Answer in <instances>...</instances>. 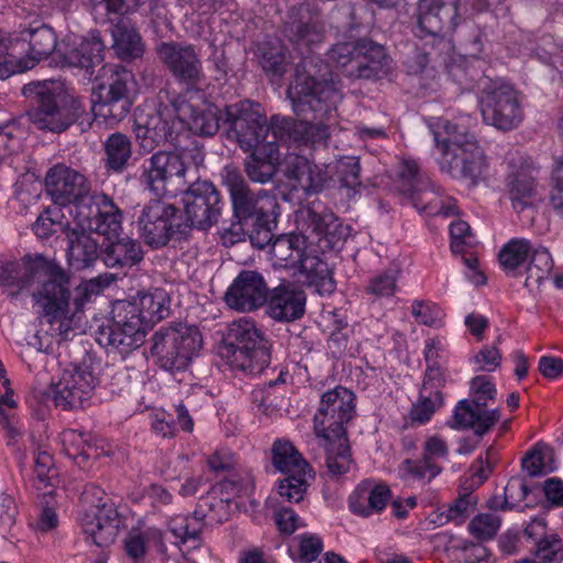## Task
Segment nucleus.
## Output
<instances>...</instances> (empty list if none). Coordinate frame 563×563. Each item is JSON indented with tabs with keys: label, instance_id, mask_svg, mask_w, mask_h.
Masks as SVG:
<instances>
[{
	"label": "nucleus",
	"instance_id": "nucleus-1",
	"mask_svg": "<svg viewBox=\"0 0 563 563\" xmlns=\"http://www.w3.org/2000/svg\"><path fill=\"white\" fill-rule=\"evenodd\" d=\"M0 287L14 289L10 296L31 290L35 303L41 308L40 329L30 342L37 351H45L48 344L42 335L68 340L70 332L81 329L84 307L100 288L95 279L81 283L70 291V279L55 262L44 256H24L21 261L0 258Z\"/></svg>",
	"mask_w": 563,
	"mask_h": 563
},
{
	"label": "nucleus",
	"instance_id": "nucleus-2",
	"mask_svg": "<svg viewBox=\"0 0 563 563\" xmlns=\"http://www.w3.org/2000/svg\"><path fill=\"white\" fill-rule=\"evenodd\" d=\"M287 96L294 112L305 120L272 115L274 139L280 143L327 146L330 132L323 121L335 117L343 96L323 59L314 55L303 56L295 67Z\"/></svg>",
	"mask_w": 563,
	"mask_h": 563
},
{
	"label": "nucleus",
	"instance_id": "nucleus-3",
	"mask_svg": "<svg viewBox=\"0 0 563 563\" xmlns=\"http://www.w3.org/2000/svg\"><path fill=\"white\" fill-rule=\"evenodd\" d=\"M47 195L55 205L71 207L70 213L90 230L115 234L122 229V213L104 194L91 192V184L78 169L64 163L52 166L45 175Z\"/></svg>",
	"mask_w": 563,
	"mask_h": 563
},
{
	"label": "nucleus",
	"instance_id": "nucleus-4",
	"mask_svg": "<svg viewBox=\"0 0 563 563\" xmlns=\"http://www.w3.org/2000/svg\"><path fill=\"white\" fill-rule=\"evenodd\" d=\"M203 155L197 148L157 151L140 166V184L156 197L174 196L197 178Z\"/></svg>",
	"mask_w": 563,
	"mask_h": 563
},
{
	"label": "nucleus",
	"instance_id": "nucleus-5",
	"mask_svg": "<svg viewBox=\"0 0 563 563\" xmlns=\"http://www.w3.org/2000/svg\"><path fill=\"white\" fill-rule=\"evenodd\" d=\"M432 133L442 151L441 169L477 184L486 170V157L475 136L465 126L445 119L437 120Z\"/></svg>",
	"mask_w": 563,
	"mask_h": 563
},
{
	"label": "nucleus",
	"instance_id": "nucleus-6",
	"mask_svg": "<svg viewBox=\"0 0 563 563\" xmlns=\"http://www.w3.org/2000/svg\"><path fill=\"white\" fill-rule=\"evenodd\" d=\"M22 95L30 102L29 120L38 130L62 133L84 112L55 80L31 81L23 86Z\"/></svg>",
	"mask_w": 563,
	"mask_h": 563
},
{
	"label": "nucleus",
	"instance_id": "nucleus-7",
	"mask_svg": "<svg viewBox=\"0 0 563 563\" xmlns=\"http://www.w3.org/2000/svg\"><path fill=\"white\" fill-rule=\"evenodd\" d=\"M221 356L233 371L257 375L271 363V345L253 320L241 318L228 328Z\"/></svg>",
	"mask_w": 563,
	"mask_h": 563
},
{
	"label": "nucleus",
	"instance_id": "nucleus-8",
	"mask_svg": "<svg viewBox=\"0 0 563 563\" xmlns=\"http://www.w3.org/2000/svg\"><path fill=\"white\" fill-rule=\"evenodd\" d=\"M151 341V353L165 371L185 369L202 345L198 328L181 322L161 327Z\"/></svg>",
	"mask_w": 563,
	"mask_h": 563
},
{
	"label": "nucleus",
	"instance_id": "nucleus-9",
	"mask_svg": "<svg viewBox=\"0 0 563 563\" xmlns=\"http://www.w3.org/2000/svg\"><path fill=\"white\" fill-rule=\"evenodd\" d=\"M471 398L460 400L448 426L452 429H472L478 437L487 433L500 419L498 409H487L497 390L488 376H475L470 385Z\"/></svg>",
	"mask_w": 563,
	"mask_h": 563
},
{
	"label": "nucleus",
	"instance_id": "nucleus-10",
	"mask_svg": "<svg viewBox=\"0 0 563 563\" xmlns=\"http://www.w3.org/2000/svg\"><path fill=\"white\" fill-rule=\"evenodd\" d=\"M100 89L106 90L102 100L95 106L96 119L113 125L122 121L131 110L135 88L134 75L119 64H106L99 70Z\"/></svg>",
	"mask_w": 563,
	"mask_h": 563
},
{
	"label": "nucleus",
	"instance_id": "nucleus-11",
	"mask_svg": "<svg viewBox=\"0 0 563 563\" xmlns=\"http://www.w3.org/2000/svg\"><path fill=\"white\" fill-rule=\"evenodd\" d=\"M221 178L229 190L234 216L241 224L271 217L279 209L276 197L265 189L253 191L236 166L225 165Z\"/></svg>",
	"mask_w": 563,
	"mask_h": 563
},
{
	"label": "nucleus",
	"instance_id": "nucleus-12",
	"mask_svg": "<svg viewBox=\"0 0 563 563\" xmlns=\"http://www.w3.org/2000/svg\"><path fill=\"white\" fill-rule=\"evenodd\" d=\"M136 225L140 236L152 249L164 247L176 235L186 233L179 209L161 199H153L142 208Z\"/></svg>",
	"mask_w": 563,
	"mask_h": 563
},
{
	"label": "nucleus",
	"instance_id": "nucleus-13",
	"mask_svg": "<svg viewBox=\"0 0 563 563\" xmlns=\"http://www.w3.org/2000/svg\"><path fill=\"white\" fill-rule=\"evenodd\" d=\"M355 416V395L336 386L322 394L313 423L317 435L323 440L346 437V428Z\"/></svg>",
	"mask_w": 563,
	"mask_h": 563
},
{
	"label": "nucleus",
	"instance_id": "nucleus-14",
	"mask_svg": "<svg viewBox=\"0 0 563 563\" xmlns=\"http://www.w3.org/2000/svg\"><path fill=\"white\" fill-rule=\"evenodd\" d=\"M297 228L324 253L343 245L349 232L333 211L320 202L301 208L296 214Z\"/></svg>",
	"mask_w": 563,
	"mask_h": 563
},
{
	"label": "nucleus",
	"instance_id": "nucleus-15",
	"mask_svg": "<svg viewBox=\"0 0 563 563\" xmlns=\"http://www.w3.org/2000/svg\"><path fill=\"white\" fill-rule=\"evenodd\" d=\"M224 122L243 151H250L265 141L273 140L272 119L267 123L261 106L250 100L227 106Z\"/></svg>",
	"mask_w": 563,
	"mask_h": 563
},
{
	"label": "nucleus",
	"instance_id": "nucleus-16",
	"mask_svg": "<svg viewBox=\"0 0 563 563\" xmlns=\"http://www.w3.org/2000/svg\"><path fill=\"white\" fill-rule=\"evenodd\" d=\"M483 121L499 131H511L523 120V110L518 92L507 84L492 82L479 98Z\"/></svg>",
	"mask_w": 563,
	"mask_h": 563
},
{
	"label": "nucleus",
	"instance_id": "nucleus-17",
	"mask_svg": "<svg viewBox=\"0 0 563 563\" xmlns=\"http://www.w3.org/2000/svg\"><path fill=\"white\" fill-rule=\"evenodd\" d=\"M186 231L190 228L207 230L214 225L222 212L224 202L217 187L208 180L197 178L183 189Z\"/></svg>",
	"mask_w": 563,
	"mask_h": 563
},
{
	"label": "nucleus",
	"instance_id": "nucleus-18",
	"mask_svg": "<svg viewBox=\"0 0 563 563\" xmlns=\"http://www.w3.org/2000/svg\"><path fill=\"white\" fill-rule=\"evenodd\" d=\"M147 329L137 317H132L124 305L119 301L113 308V320L97 332L100 345L111 347L122 356L135 351L145 342Z\"/></svg>",
	"mask_w": 563,
	"mask_h": 563
},
{
	"label": "nucleus",
	"instance_id": "nucleus-19",
	"mask_svg": "<svg viewBox=\"0 0 563 563\" xmlns=\"http://www.w3.org/2000/svg\"><path fill=\"white\" fill-rule=\"evenodd\" d=\"M106 493L96 485H87L82 499L90 504L91 514H87L82 520L85 534L99 548L112 544L118 534V514L112 505L102 503Z\"/></svg>",
	"mask_w": 563,
	"mask_h": 563
},
{
	"label": "nucleus",
	"instance_id": "nucleus-20",
	"mask_svg": "<svg viewBox=\"0 0 563 563\" xmlns=\"http://www.w3.org/2000/svg\"><path fill=\"white\" fill-rule=\"evenodd\" d=\"M157 54L175 79L187 87V92L200 90L206 76L194 45L163 42L157 47Z\"/></svg>",
	"mask_w": 563,
	"mask_h": 563
},
{
	"label": "nucleus",
	"instance_id": "nucleus-21",
	"mask_svg": "<svg viewBox=\"0 0 563 563\" xmlns=\"http://www.w3.org/2000/svg\"><path fill=\"white\" fill-rule=\"evenodd\" d=\"M180 121L169 113L167 107L164 111L145 113L135 112L134 133L140 151L152 153L159 145L168 142L176 145L179 142Z\"/></svg>",
	"mask_w": 563,
	"mask_h": 563
},
{
	"label": "nucleus",
	"instance_id": "nucleus-22",
	"mask_svg": "<svg viewBox=\"0 0 563 563\" xmlns=\"http://www.w3.org/2000/svg\"><path fill=\"white\" fill-rule=\"evenodd\" d=\"M97 384L89 366L71 365L52 384L54 404L63 410L81 408L91 399Z\"/></svg>",
	"mask_w": 563,
	"mask_h": 563
},
{
	"label": "nucleus",
	"instance_id": "nucleus-23",
	"mask_svg": "<svg viewBox=\"0 0 563 563\" xmlns=\"http://www.w3.org/2000/svg\"><path fill=\"white\" fill-rule=\"evenodd\" d=\"M165 93L175 119L180 121V130L186 123L192 133L201 136H211L218 132L221 117L216 106L206 102L195 106L181 95L169 96L167 91Z\"/></svg>",
	"mask_w": 563,
	"mask_h": 563
},
{
	"label": "nucleus",
	"instance_id": "nucleus-24",
	"mask_svg": "<svg viewBox=\"0 0 563 563\" xmlns=\"http://www.w3.org/2000/svg\"><path fill=\"white\" fill-rule=\"evenodd\" d=\"M459 0H420L417 8L418 35L445 36L457 23Z\"/></svg>",
	"mask_w": 563,
	"mask_h": 563
},
{
	"label": "nucleus",
	"instance_id": "nucleus-25",
	"mask_svg": "<svg viewBox=\"0 0 563 563\" xmlns=\"http://www.w3.org/2000/svg\"><path fill=\"white\" fill-rule=\"evenodd\" d=\"M266 313L276 322L290 323L306 313L307 295L298 285L287 282L269 290Z\"/></svg>",
	"mask_w": 563,
	"mask_h": 563
},
{
	"label": "nucleus",
	"instance_id": "nucleus-26",
	"mask_svg": "<svg viewBox=\"0 0 563 563\" xmlns=\"http://www.w3.org/2000/svg\"><path fill=\"white\" fill-rule=\"evenodd\" d=\"M284 176L291 190L306 196L321 192L330 179L324 166L297 154L287 156Z\"/></svg>",
	"mask_w": 563,
	"mask_h": 563
},
{
	"label": "nucleus",
	"instance_id": "nucleus-27",
	"mask_svg": "<svg viewBox=\"0 0 563 563\" xmlns=\"http://www.w3.org/2000/svg\"><path fill=\"white\" fill-rule=\"evenodd\" d=\"M268 288L263 276L255 271H242L228 288L227 305L238 311H253L266 302Z\"/></svg>",
	"mask_w": 563,
	"mask_h": 563
},
{
	"label": "nucleus",
	"instance_id": "nucleus-28",
	"mask_svg": "<svg viewBox=\"0 0 563 563\" xmlns=\"http://www.w3.org/2000/svg\"><path fill=\"white\" fill-rule=\"evenodd\" d=\"M93 233L98 235H104L109 240L119 235V232L108 235L95 230H90L88 227L82 225L78 221H76L75 227L67 228V261L74 269L81 271L88 268L92 266L99 256H101V252L99 251V243L93 238Z\"/></svg>",
	"mask_w": 563,
	"mask_h": 563
},
{
	"label": "nucleus",
	"instance_id": "nucleus-29",
	"mask_svg": "<svg viewBox=\"0 0 563 563\" xmlns=\"http://www.w3.org/2000/svg\"><path fill=\"white\" fill-rule=\"evenodd\" d=\"M279 140L273 137L264 144L247 151L243 166L249 179L257 184H268L275 178L280 164Z\"/></svg>",
	"mask_w": 563,
	"mask_h": 563
},
{
	"label": "nucleus",
	"instance_id": "nucleus-30",
	"mask_svg": "<svg viewBox=\"0 0 563 563\" xmlns=\"http://www.w3.org/2000/svg\"><path fill=\"white\" fill-rule=\"evenodd\" d=\"M299 19L285 24V34L295 47L303 54L311 51L324 40V25L319 14H312L307 8L300 7Z\"/></svg>",
	"mask_w": 563,
	"mask_h": 563
},
{
	"label": "nucleus",
	"instance_id": "nucleus-31",
	"mask_svg": "<svg viewBox=\"0 0 563 563\" xmlns=\"http://www.w3.org/2000/svg\"><path fill=\"white\" fill-rule=\"evenodd\" d=\"M536 168L527 161L511 165L506 177V190L511 200L512 208L521 212L532 205L537 194Z\"/></svg>",
	"mask_w": 563,
	"mask_h": 563
},
{
	"label": "nucleus",
	"instance_id": "nucleus-32",
	"mask_svg": "<svg viewBox=\"0 0 563 563\" xmlns=\"http://www.w3.org/2000/svg\"><path fill=\"white\" fill-rule=\"evenodd\" d=\"M132 317L141 319L143 325L148 329L169 316L170 300L164 289L155 288L153 291L139 292L132 300L121 301Z\"/></svg>",
	"mask_w": 563,
	"mask_h": 563
},
{
	"label": "nucleus",
	"instance_id": "nucleus-33",
	"mask_svg": "<svg viewBox=\"0 0 563 563\" xmlns=\"http://www.w3.org/2000/svg\"><path fill=\"white\" fill-rule=\"evenodd\" d=\"M413 207L427 216L451 217L457 213L456 200L430 180L408 194Z\"/></svg>",
	"mask_w": 563,
	"mask_h": 563
},
{
	"label": "nucleus",
	"instance_id": "nucleus-34",
	"mask_svg": "<svg viewBox=\"0 0 563 563\" xmlns=\"http://www.w3.org/2000/svg\"><path fill=\"white\" fill-rule=\"evenodd\" d=\"M391 497L389 487L383 483L365 479L349 497L350 510L361 517L380 512Z\"/></svg>",
	"mask_w": 563,
	"mask_h": 563
},
{
	"label": "nucleus",
	"instance_id": "nucleus-35",
	"mask_svg": "<svg viewBox=\"0 0 563 563\" xmlns=\"http://www.w3.org/2000/svg\"><path fill=\"white\" fill-rule=\"evenodd\" d=\"M19 42L29 44V57L32 60V65L21 66L16 63V71L24 70L34 66L35 62H40L43 58L48 57L57 46V36L55 31L47 24L44 23H31L27 27L22 29L16 37Z\"/></svg>",
	"mask_w": 563,
	"mask_h": 563
},
{
	"label": "nucleus",
	"instance_id": "nucleus-36",
	"mask_svg": "<svg viewBox=\"0 0 563 563\" xmlns=\"http://www.w3.org/2000/svg\"><path fill=\"white\" fill-rule=\"evenodd\" d=\"M357 64L349 69V78L371 79L386 74L389 68V58L382 45L368 40L360 41V53L356 55Z\"/></svg>",
	"mask_w": 563,
	"mask_h": 563
},
{
	"label": "nucleus",
	"instance_id": "nucleus-37",
	"mask_svg": "<svg viewBox=\"0 0 563 563\" xmlns=\"http://www.w3.org/2000/svg\"><path fill=\"white\" fill-rule=\"evenodd\" d=\"M106 45L98 31H91L74 48L64 54V60L68 66L85 69L90 76L95 67L101 65L104 59Z\"/></svg>",
	"mask_w": 563,
	"mask_h": 563
},
{
	"label": "nucleus",
	"instance_id": "nucleus-38",
	"mask_svg": "<svg viewBox=\"0 0 563 563\" xmlns=\"http://www.w3.org/2000/svg\"><path fill=\"white\" fill-rule=\"evenodd\" d=\"M101 258L110 268L132 267L142 261L143 251L139 241L124 236L106 245Z\"/></svg>",
	"mask_w": 563,
	"mask_h": 563
},
{
	"label": "nucleus",
	"instance_id": "nucleus-39",
	"mask_svg": "<svg viewBox=\"0 0 563 563\" xmlns=\"http://www.w3.org/2000/svg\"><path fill=\"white\" fill-rule=\"evenodd\" d=\"M297 267L306 278V284L313 287L321 296L331 295L336 287L328 264L316 255L303 254Z\"/></svg>",
	"mask_w": 563,
	"mask_h": 563
},
{
	"label": "nucleus",
	"instance_id": "nucleus-40",
	"mask_svg": "<svg viewBox=\"0 0 563 563\" xmlns=\"http://www.w3.org/2000/svg\"><path fill=\"white\" fill-rule=\"evenodd\" d=\"M441 373L439 368L429 366L427 371L428 379L423 383L419 401L412 406L409 416L412 422L423 424L430 420L434 411L442 406L443 398L440 390H433L435 387L432 383L439 379Z\"/></svg>",
	"mask_w": 563,
	"mask_h": 563
},
{
	"label": "nucleus",
	"instance_id": "nucleus-41",
	"mask_svg": "<svg viewBox=\"0 0 563 563\" xmlns=\"http://www.w3.org/2000/svg\"><path fill=\"white\" fill-rule=\"evenodd\" d=\"M112 38V48L120 59L132 60L143 55L141 36L128 21L120 20L113 26Z\"/></svg>",
	"mask_w": 563,
	"mask_h": 563
},
{
	"label": "nucleus",
	"instance_id": "nucleus-42",
	"mask_svg": "<svg viewBox=\"0 0 563 563\" xmlns=\"http://www.w3.org/2000/svg\"><path fill=\"white\" fill-rule=\"evenodd\" d=\"M306 252V239L302 234H284L276 238L271 247V254L275 263L290 268L297 264Z\"/></svg>",
	"mask_w": 563,
	"mask_h": 563
},
{
	"label": "nucleus",
	"instance_id": "nucleus-43",
	"mask_svg": "<svg viewBox=\"0 0 563 563\" xmlns=\"http://www.w3.org/2000/svg\"><path fill=\"white\" fill-rule=\"evenodd\" d=\"M272 461L275 468L282 473H312L308 462L288 440L278 439L273 443Z\"/></svg>",
	"mask_w": 563,
	"mask_h": 563
},
{
	"label": "nucleus",
	"instance_id": "nucleus-44",
	"mask_svg": "<svg viewBox=\"0 0 563 563\" xmlns=\"http://www.w3.org/2000/svg\"><path fill=\"white\" fill-rule=\"evenodd\" d=\"M106 167L109 170L121 173L132 157L131 140L123 133L115 132L104 142Z\"/></svg>",
	"mask_w": 563,
	"mask_h": 563
},
{
	"label": "nucleus",
	"instance_id": "nucleus-45",
	"mask_svg": "<svg viewBox=\"0 0 563 563\" xmlns=\"http://www.w3.org/2000/svg\"><path fill=\"white\" fill-rule=\"evenodd\" d=\"M530 262L527 267L525 286L530 290H539L543 280L548 278L553 269V260L544 246H532L529 255Z\"/></svg>",
	"mask_w": 563,
	"mask_h": 563
},
{
	"label": "nucleus",
	"instance_id": "nucleus-46",
	"mask_svg": "<svg viewBox=\"0 0 563 563\" xmlns=\"http://www.w3.org/2000/svg\"><path fill=\"white\" fill-rule=\"evenodd\" d=\"M260 51V63L264 71L282 77L290 64L287 47L280 41H272L264 43Z\"/></svg>",
	"mask_w": 563,
	"mask_h": 563
},
{
	"label": "nucleus",
	"instance_id": "nucleus-47",
	"mask_svg": "<svg viewBox=\"0 0 563 563\" xmlns=\"http://www.w3.org/2000/svg\"><path fill=\"white\" fill-rule=\"evenodd\" d=\"M328 443L325 449V466L333 477L341 476L350 471L352 457L347 438L323 440Z\"/></svg>",
	"mask_w": 563,
	"mask_h": 563
},
{
	"label": "nucleus",
	"instance_id": "nucleus-48",
	"mask_svg": "<svg viewBox=\"0 0 563 563\" xmlns=\"http://www.w3.org/2000/svg\"><path fill=\"white\" fill-rule=\"evenodd\" d=\"M197 514H200L209 525H221L229 520L231 515V504L222 496L213 494V490L202 496L198 503Z\"/></svg>",
	"mask_w": 563,
	"mask_h": 563
},
{
	"label": "nucleus",
	"instance_id": "nucleus-49",
	"mask_svg": "<svg viewBox=\"0 0 563 563\" xmlns=\"http://www.w3.org/2000/svg\"><path fill=\"white\" fill-rule=\"evenodd\" d=\"M532 243L527 239H511L499 251L498 258L507 273H515L529 258Z\"/></svg>",
	"mask_w": 563,
	"mask_h": 563
},
{
	"label": "nucleus",
	"instance_id": "nucleus-50",
	"mask_svg": "<svg viewBox=\"0 0 563 563\" xmlns=\"http://www.w3.org/2000/svg\"><path fill=\"white\" fill-rule=\"evenodd\" d=\"M141 0H89L91 12L100 23L112 22V16L134 12Z\"/></svg>",
	"mask_w": 563,
	"mask_h": 563
},
{
	"label": "nucleus",
	"instance_id": "nucleus-51",
	"mask_svg": "<svg viewBox=\"0 0 563 563\" xmlns=\"http://www.w3.org/2000/svg\"><path fill=\"white\" fill-rule=\"evenodd\" d=\"M522 468L532 477L555 471L554 451L548 445H538L522 460Z\"/></svg>",
	"mask_w": 563,
	"mask_h": 563
},
{
	"label": "nucleus",
	"instance_id": "nucleus-52",
	"mask_svg": "<svg viewBox=\"0 0 563 563\" xmlns=\"http://www.w3.org/2000/svg\"><path fill=\"white\" fill-rule=\"evenodd\" d=\"M62 443L64 452L73 459L78 465H81L90 457L89 450L91 445L81 432L77 430H65L62 433Z\"/></svg>",
	"mask_w": 563,
	"mask_h": 563
},
{
	"label": "nucleus",
	"instance_id": "nucleus-53",
	"mask_svg": "<svg viewBox=\"0 0 563 563\" xmlns=\"http://www.w3.org/2000/svg\"><path fill=\"white\" fill-rule=\"evenodd\" d=\"M34 473L41 486L38 488L53 487L58 482V473L54 465L53 455L38 449L34 454Z\"/></svg>",
	"mask_w": 563,
	"mask_h": 563
},
{
	"label": "nucleus",
	"instance_id": "nucleus-54",
	"mask_svg": "<svg viewBox=\"0 0 563 563\" xmlns=\"http://www.w3.org/2000/svg\"><path fill=\"white\" fill-rule=\"evenodd\" d=\"M360 53V41L357 42H342L334 44L328 52L329 60L334 63L338 67L342 68L346 77H349V69L357 64V56Z\"/></svg>",
	"mask_w": 563,
	"mask_h": 563
},
{
	"label": "nucleus",
	"instance_id": "nucleus-55",
	"mask_svg": "<svg viewBox=\"0 0 563 563\" xmlns=\"http://www.w3.org/2000/svg\"><path fill=\"white\" fill-rule=\"evenodd\" d=\"M277 217L278 212H275L271 217H265L247 224L251 227L250 240L255 247L262 250L268 245L272 246L274 230L277 227Z\"/></svg>",
	"mask_w": 563,
	"mask_h": 563
},
{
	"label": "nucleus",
	"instance_id": "nucleus-56",
	"mask_svg": "<svg viewBox=\"0 0 563 563\" xmlns=\"http://www.w3.org/2000/svg\"><path fill=\"white\" fill-rule=\"evenodd\" d=\"M286 474L287 477L280 481L278 485L279 495L290 503L301 501L308 487L307 478L312 477V474H301V472Z\"/></svg>",
	"mask_w": 563,
	"mask_h": 563
},
{
	"label": "nucleus",
	"instance_id": "nucleus-57",
	"mask_svg": "<svg viewBox=\"0 0 563 563\" xmlns=\"http://www.w3.org/2000/svg\"><path fill=\"white\" fill-rule=\"evenodd\" d=\"M399 271L396 268H388L382 274L374 276L366 286V292L375 296L376 298L391 297L398 289L397 282Z\"/></svg>",
	"mask_w": 563,
	"mask_h": 563
},
{
	"label": "nucleus",
	"instance_id": "nucleus-58",
	"mask_svg": "<svg viewBox=\"0 0 563 563\" xmlns=\"http://www.w3.org/2000/svg\"><path fill=\"white\" fill-rule=\"evenodd\" d=\"M399 470L405 477L415 481H431L441 473L442 467L439 464L429 463L422 456L421 460H405Z\"/></svg>",
	"mask_w": 563,
	"mask_h": 563
},
{
	"label": "nucleus",
	"instance_id": "nucleus-59",
	"mask_svg": "<svg viewBox=\"0 0 563 563\" xmlns=\"http://www.w3.org/2000/svg\"><path fill=\"white\" fill-rule=\"evenodd\" d=\"M58 218L59 211L46 209L37 217L33 224L34 233L41 239H48L58 231L66 233L67 228H70V225L68 222L64 223Z\"/></svg>",
	"mask_w": 563,
	"mask_h": 563
},
{
	"label": "nucleus",
	"instance_id": "nucleus-60",
	"mask_svg": "<svg viewBox=\"0 0 563 563\" xmlns=\"http://www.w3.org/2000/svg\"><path fill=\"white\" fill-rule=\"evenodd\" d=\"M538 563H562L563 544L558 536H547L536 547Z\"/></svg>",
	"mask_w": 563,
	"mask_h": 563
},
{
	"label": "nucleus",
	"instance_id": "nucleus-61",
	"mask_svg": "<svg viewBox=\"0 0 563 563\" xmlns=\"http://www.w3.org/2000/svg\"><path fill=\"white\" fill-rule=\"evenodd\" d=\"M336 176L343 187L356 188L361 185L360 161L355 156H344L336 163Z\"/></svg>",
	"mask_w": 563,
	"mask_h": 563
},
{
	"label": "nucleus",
	"instance_id": "nucleus-62",
	"mask_svg": "<svg viewBox=\"0 0 563 563\" xmlns=\"http://www.w3.org/2000/svg\"><path fill=\"white\" fill-rule=\"evenodd\" d=\"M252 481L250 477H238L233 475L230 478H225L211 487L213 494L222 496L223 499H228V503L232 504L235 497L246 494Z\"/></svg>",
	"mask_w": 563,
	"mask_h": 563
},
{
	"label": "nucleus",
	"instance_id": "nucleus-63",
	"mask_svg": "<svg viewBox=\"0 0 563 563\" xmlns=\"http://www.w3.org/2000/svg\"><path fill=\"white\" fill-rule=\"evenodd\" d=\"M500 518L493 514H481L470 522L471 533L478 540H489L498 531Z\"/></svg>",
	"mask_w": 563,
	"mask_h": 563
},
{
	"label": "nucleus",
	"instance_id": "nucleus-64",
	"mask_svg": "<svg viewBox=\"0 0 563 563\" xmlns=\"http://www.w3.org/2000/svg\"><path fill=\"white\" fill-rule=\"evenodd\" d=\"M297 560L300 563H310L314 561L323 550L321 538L316 534L303 533L296 538Z\"/></svg>",
	"mask_w": 563,
	"mask_h": 563
}]
</instances>
